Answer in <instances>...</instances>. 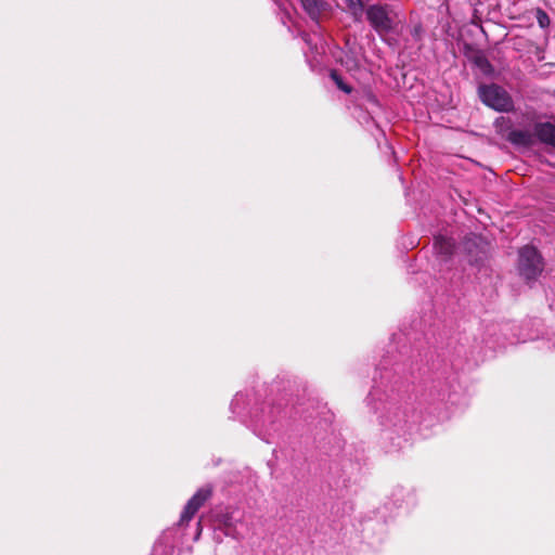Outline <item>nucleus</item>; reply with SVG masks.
<instances>
[{
  "instance_id": "f257e3e1",
  "label": "nucleus",
  "mask_w": 555,
  "mask_h": 555,
  "mask_svg": "<svg viewBox=\"0 0 555 555\" xmlns=\"http://www.w3.org/2000/svg\"><path fill=\"white\" fill-rule=\"evenodd\" d=\"M459 249L463 253L464 260L470 264H477L487 257L489 244L482 237L472 234L465 238ZM434 250L436 259L441 264L448 263L457 255V248H455L452 240L443 235L435 237Z\"/></svg>"
},
{
  "instance_id": "f03ea898",
  "label": "nucleus",
  "mask_w": 555,
  "mask_h": 555,
  "mask_svg": "<svg viewBox=\"0 0 555 555\" xmlns=\"http://www.w3.org/2000/svg\"><path fill=\"white\" fill-rule=\"evenodd\" d=\"M366 20L380 36L389 34L399 23L398 14L390 4H372L365 9Z\"/></svg>"
},
{
  "instance_id": "7ed1b4c3",
  "label": "nucleus",
  "mask_w": 555,
  "mask_h": 555,
  "mask_svg": "<svg viewBox=\"0 0 555 555\" xmlns=\"http://www.w3.org/2000/svg\"><path fill=\"white\" fill-rule=\"evenodd\" d=\"M478 94L483 104L498 112H509L514 107L507 91L495 83L480 86Z\"/></svg>"
},
{
  "instance_id": "20e7f679",
  "label": "nucleus",
  "mask_w": 555,
  "mask_h": 555,
  "mask_svg": "<svg viewBox=\"0 0 555 555\" xmlns=\"http://www.w3.org/2000/svg\"><path fill=\"white\" fill-rule=\"evenodd\" d=\"M543 268L542 257L534 247L527 245L519 250L518 271L527 281H534Z\"/></svg>"
},
{
  "instance_id": "39448f33",
  "label": "nucleus",
  "mask_w": 555,
  "mask_h": 555,
  "mask_svg": "<svg viewBox=\"0 0 555 555\" xmlns=\"http://www.w3.org/2000/svg\"><path fill=\"white\" fill-rule=\"evenodd\" d=\"M210 495L211 489L209 487L197 490V492L188 501L181 514L180 525L188 524Z\"/></svg>"
},
{
  "instance_id": "423d86ee",
  "label": "nucleus",
  "mask_w": 555,
  "mask_h": 555,
  "mask_svg": "<svg viewBox=\"0 0 555 555\" xmlns=\"http://www.w3.org/2000/svg\"><path fill=\"white\" fill-rule=\"evenodd\" d=\"M535 138L547 145L555 147V125L552 122H538L534 125Z\"/></svg>"
},
{
  "instance_id": "0eeeda50",
  "label": "nucleus",
  "mask_w": 555,
  "mask_h": 555,
  "mask_svg": "<svg viewBox=\"0 0 555 555\" xmlns=\"http://www.w3.org/2000/svg\"><path fill=\"white\" fill-rule=\"evenodd\" d=\"M534 131L528 130H509L506 139L514 145L530 146L534 142Z\"/></svg>"
},
{
  "instance_id": "6e6552de",
  "label": "nucleus",
  "mask_w": 555,
  "mask_h": 555,
  "mask_svg": "<svg viewBox=\"0 0 555 555\" xmlns=\"http://www.w3.org/2000/svg\"><path fill=\"white\" fill-rule=\"evenodd\" d=\"M300 2L304 10L314 21L319 18L325 7V2L323 0H300Z\"/></svg>"
},
{
  "instance_id": "1a4fd4ad",
  "label": "nucleus",
  "mask_w": 555,
  "mask_h": 555,
  "mask_svg": "<svg viewBox=\"0 0 555 555\" xmlns=\"http://www.w3.org/2000/svg\"><path fill=\"white\" fill-rule=\"evenodd\" d=\"M347 11L352 15L354 21H361L365 13L364 4L361 0H343Z\"/></svg>"
},
{
  "instance_id": "9d476101",
  "label": "nucleus",
  "mask_w": 555,
  "mask_h": 555,
  "mask_svg": "<svg viewBox=\"0 0 555 555\" xmlns=\"http://www.w3.org/2000/svg\"><path fill=\"white\" fill-rule=\"evenodd\" d=\"M404 421V415L403 413L396 409L393 412H391V415L389 414L388 416H386V420L383 421V425L385 426H392V427H397L399 426L402 422Z\"/></svg>"
},
{
  "instance_id": "9b49d317",
  "label": "nucleus",
  "mask_w": 555,
  "mask_h": 555,
  "mask_svg": "<svg viewBox=\"0 0 555 555\" xmlns=\"http://www.w3.org/2000/svg\"><path fill=\"white\" fill-rule=\"evenodd\" d=\"M535 18L541 28H546L550 26V17L547 13L542 9H537Z\"/></svg>"
},
{
  "instance_id": "f8f14e48",
  "label": "nucleus",
  "mask_w": 555,
  "mask_h": 555,
  "mask_svg": "<svg viewBox=\"0 0 555 555\" xmlns=\"http://www.w3.org/2000/svg\"><path fill=\"white\" fill-rule=\"evenodd\" d=\"M331 77L334 80V82L336 83V86L341 91H344L346 93H350L351 92V88L343 81V79L338 76V74L336 72H332L331 73Z\"/></svg>"
},
{
  "instance_id": "ddd939ff",
  "label": "nucleus",
  "mask_w": 555,
  "mask_h": 555,
  "mask_svg": "<svg viewBox=\"0 0 555 555\" xmlns=\"http://www.w3.org/2000/svg\"><path fill=\"white\" fill-rule=\"evenodd\" d=\"M494 126H495V129L499 133H502L503 134V131L505 129H509V126H511V121L509 119L505 118V117H500L495 120L494 122Z\"/></svg>"
},
{
  "instance_id": "4468645a",
  "label": "nucleus",
  "mask_w": 555,
  "mask_h": 555,
  "mask_svg": "<svg viewBox=\"0 0 555 555\" xmlns=\"http://www.w3.org/2000/svg\"><path fill=\"white\" fill-rule=\"evenodd\" d=\"M476 64L483 70H486V68L490 67V64L488 62V60L485 57V56H478L476 59Z\"/></svg>"
},
{
  "instance_id": "2eb2a0df",
  "label": "nucleus",
  "mask_w": 555,
  "mask_h": 555,
  "mask_svg": "<svg viewBox=\"0 0 555 555\" xmlns=\"http://www.w3.org/2000/svg\"><path fill=\"white\" fill-rule=\"evenodd\" d=\"M304 39H305L306 43H308V44L310 43L308 36H305Z\"/></svg>"
}]
</instances>
